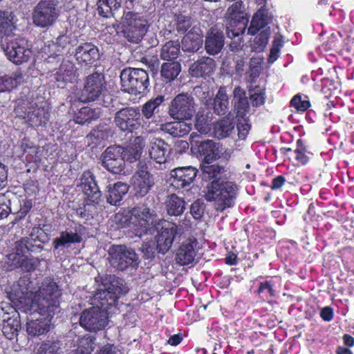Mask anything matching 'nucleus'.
Masks as SVG:
<instances>
[{
  "label": "nucleus",
  "mask_w": 354,
  "mask_h": 354,
  "mask_svg": "<svg viewBox=\"0 0 354 354\" xmlns=\"http://www.w3.org/2000/svg\"><path fill=\"white\" fill-rule=\"evenodd\" d=\"M156 231L157 250L160 253L165 254L171 248L177 234H181V228L175 223L164 219H159L155 223L152 234Z\"/></svg>",
  "instance_id": "obj_11"
},
{
  "label": "nucleus",
  "mask_w": 354,
  "mask_h": 354,
  "mask_svg": "<svg viewBox=\"0 0 354 354\" xmlns=\"http://www.w3.org/2000/svg\"><path fill=\"white\" fill-rule=\"evenodd\" d=\"M100 115V112L98 109H91L85 106L79 110L75 115L74 120L77 124H84L98 118Z\"/></svg>",
  "instance_id": "obj_42"
},
{
  "label": "nucleus",
  "mask_w": 354,
  "mask_h": 354,
  "mask_svg": "<svg viewBox=\"0 0 354 354\" xmlns=\"http://www.w3.org/2000/svg\"><path fill=\"white\" fill-rule=\"evenodd\" d=\"M58 87H64L68 82H73L77 74L74 64L70 60H64L54 74Z\"/></svg>",
  "instance_id": "obj_24"
},
{
  "label": "nucleus",
  "mask_w": 354,
  "mask_h": 354,
  "mask_svg": "<svg viewBox=\"0 0 354 354\" xmlns=\"http://www.w3.org/2000/svg\"><path fill=\"white\" fill-rule=\"evenodd\" d=\"M203 44L202 37L200 33L191 30L186 34L182 40V49L184 51H197Z\"/></svg>",
  "instance_id": "obj_38"
},
{
  "label": "nucleus",
  "mask_w": 354,
  "mask_h": 354,
  "mask_svg": "<svg viewBox=\"0 0 354 354\" xmlns=\"http://www.w3.org/2000/svg\"><path fill=\"white\" fill-rule=\"evenodd\" d=\"M154 184L153 178L142 162L139 163L138 169L131 178V185L139 196H145Z\"/></svg>",
  "instance_id": "obj_20"
},
{
  "label": "nucleus",
  "mask_w": 354,
  "mask_h": 354,
  "mask_svg": "<svg viewBox=\"0 0 354 354\" xmlns=\"http://www.w3.org/2000/svg\"><path fill=\"white\" fill-rule=\"evenodd\" d=\"M234 129V125L228 119H223L216 122L214 127V136L221 139L228 137Z\"/></svg>",
  "instance_id": "obj_46"
},
{
  "label": "nucleus",
  "mask_w": 354,
  "mask_h": 354,
  "mask_svg": "<svg viewBox=\"0 0 354 354\" xmlns=\"http://www.w3.org/2000/svg\"><path fill=\"white\" fill-rule=\"evenodd\" d=\"M305 152L306 149L303 145L302 140H298L297 141V149L295 150V159L301 165H305L308 161V157L306 155Z\"/></svg>",
  "instance_id": "obj_54"
},
{
  "label": "nucleus",
  "mask_w": 354,
  "mask_h": 354,
  "mask_svg": "<svg viewBox=\"0 0 354 354\" xmlns=\"http://www.w3.org/2000/svg\"><path fill=\"white\" fill-rule=\"evenodd\" d=\"M57 16V9L53 3L41 1L34 8L32 20L37 26L47 28L54 24Z\"/></svg>",
  "instance_id": "obj_18"
},
{
  "label": "nucleus",
  "mask_w": 354,
  "mask_h": 354,
  "mask_svg": "<svg viewBox=\"0 0 354 354\" xmlns=\"http://www.w3.org/2000/svg\"><path fill=\"white\" fill-rule=\"evenodd\" d=\"M197 245L198 242L194 238L183 241L176 252V262L181 266L192 263L196 256Z\"/></svg>",
  "instance_id": "obj_23"
},
{
  "label": "nucleus",
  "mask_w": 354,
  "mask_h": 354,
  "mask_svg": "<svg viewBox=\"0 0 354 354\" xmlns=\"http://www.w3.org/2000/svg\"><path fill=\"white\" fill-rule=\"evenodd\" d=\"M95 335H86L78 337L76 342L77 348L72 354H91L97 344Z\"/></svg>",
  "instance_id": "obj_36"
},
{
  "label": "nucleus",
  "mask_w": 354,
  "mask_h": 354,
  "mask_svg": "<svg viewBox=\"0 0 354 354\" xmlns=\"http://www.w3.org/2000/svg\"><path fill=\"white\" fill-rule=\"evenodd\" d=\"M195 94L204 103H207L208 99L210 97L209 88L207 86H198L194 88Z\"/></svg>",
  "instance_id": "obj_58"
},
{
  "label": "nucleus",
  "mask_w": 354,
  "mask_h": 354,
  "mask_svg": "<svg viewBox=\"0 0 354 354\" xmlns=\"http://www.w3.org/2000/svg\"><path fill=\"white\" fill-rule=\"evenodd\" d=\"M97 12L104 17L114 16L121 6V0H98L97 3Z\"/></svg>",
  "instance_id": "obj_41"
},
{
  "label": "nucleus",
  "mask_w": 354,
  "mask_h": 354,
  "mask_svg": "<svg viewBox=\"0 0 354 354\" xmlns=\"http://www.w3.org/2000/svg\"><path fill=\"white\" fill-rule=\"evenodd\" d=\"M70 42V35L66 32L59 35L55 42L46 46L43 48V52L48 55L47 62H50V59H55V57L61 55Z\"/></svg>",
  "instance_id": "obj_28"
},
{
  "label": "nucleus",
  "mask_w": 354,
  "mask_h": 354,
  "mask_svg": "<svg viewBox=\"0 0 354 354\" xmlns=\"http://www.w3.org/2000/svg\"><path fill=\"white\" fill-rule=\"evenodd\" d=\"M181 71L180 64L177 62L164 63L161 68V76L166 82L174 80Z\"/></svg>",
  "instance_id": "obj_45"
},
{
  "label": "nucleus",
  "mask_w": 354,
  "mask_h": 354,
  "mask_svg": "<svg viewBox=\"0 0 354 354\" xmlns=\"http://www.w3.org/2000/svg\"><path fill=\"white\" fill-rule=\"evenodd\" d=\"M250 99L252 106H258L265 103L266 93L263 89L256 88L250 94Z\"/></svg>",
  "instance_id": "obj_51"
},
{
  "label": "nucleus",
  "mask_w": 354,
  "mask_h": 354,
  "mask_svg": "<svg viewBox=\"0 0 354 354\" xmlns=\"http://www.w3.org/2000/svg\"><path fill=\"white\" fill-rule=\"evenodd\" d=\"M160 129L174 137H182L189 133L192 124L184 120H178L162 124Z\"/></svg>",
  "instance_id": "obj_32"
},
{
  "label": "nucleus",
  "mask_w": 354,
  "mask_h": 354,
  "mask_svg": "<svg viewBox=\"0 0 354 354\" xmlns=\"http://www.w3.org/2000/svg\"><path fill=\"white\" fill-rule=\"evenodd\" d=\"M60 290L50 279L43 281L39 290L32 291V283L28 278H21L14 283L8 297L17 310L34 315L28 319L26 331L29 335L39 336L49 330L51 319L59 307Z\"/></svg>",
  "instance_id": "obj_1"
},
{
  "label": "nucleus",
  "mask_w": 354,
  "mask_h": 354,
  "mask_svg": "<svg viewBox=\"0 0 354 354\" xmlns=\"http://www.w3.org/2000/svg\"><path fill=\"white\" fill-rule=\"evenodd\" d=\"M13 24L12 12L0 10V35L11 31Z\"/></svg>",
  "instance_id": "obj_48"
},
{
  "label": "nucleus",
  "mask_w": 354,
  "mask_h": 354,
  "mask_svg": "<svg viewBox=\"0 0 354 354\" xmlns=\"http://www.w3.org/2000/svg\"><path fill=\"white\" fill-rule=\"evenodd\" d=\"M101 161L103 167L108 171L113 174H120L124 167L123 147H109L102 154Z\"/></svg>",
  "instance_id": "obj_19"
},
{
  "label": "nucleus",
  "mask_w": 354,
  "mask_h": 354,
  "mask_svg": "<svg viewBox=\"0 0 354 354\" xmlns=\"http://www.w3.org/2000/svg\"><path fill=\"white\" fill-rule=\"evenodd\" d=\"M23 80L21 71H16L10 75H0V92L10 91L17 87Z\"/></svg>",
  "instance_id": "obj_39"
},
{
  "label": "nucleus",
  "mask_w": 354,
  "mask_h": 354,
  "mask_svg": "<svg viewBox=\"0 0 354 354\" xmlns=\"http://www.w3.org/2000/svg\"><path fill=\"white\" fill-rule=\"evenodd\" d=\"M80 186L86 196L87 205L97 204L100 201L101 192L90 171H86L82 174Z\"/></svg>",
  "instance_id": "obj_21"
},
{
  "label": "nucleus",
  "mask_w": 354,
  "mask_h": 354,
  "mask_svg": "<svg viewBox=\"0 0 354 354\" xmlns=\"http://www.w3.org/2000/svg\"><path fill=\"white\" fill-rule=\"evenodd\" d=\"M176 29L178 32L184 33L191 26V18L183 15L176 17Z\"/></svg>",
  "instance_id": "obj_50"
},
{
  "label": "nucleus",
  "mask_w": 354,
  "mask_h": 354,
  "mask_svg": "<svg viewBox=\"0 0 354 354\" xmlns=\"http://www.w3.org/2000/svg\"><path fill=\"white\" fill-rule=\"evenodd\" d=\"M75 56L80 64L90 65L98 59V48L91 43H84L77 47Z\"/></svg>",
  "instance_id": "obj_27"
},
{
  "label": "nucleus",
  "mask_w": 354,
  "mask_h": 354,
  "mask_svg": "<svg viewBox=\"0 0 354 354\" xmlns=\"http://www.w3.org/2000/svg\"><path fill=\"white\" fill-rule=\"evenodd\" d=\"M196 111L195 102L192 96L187 93L176 95L169 106V115L176 120H189Z\"/></svg>",
  "instance_id": "obj_13"
},
{
  "label": "nucleus",
  "mask_w": 354,
  "mask_h": 354,
  "mask_svg": "<svg viewBox=\"0 0 354 354\" xmlns=\"http://www.w3.org/2000/svg\"><path fill=\"white\" fill-rule=\"evenodd\" d=\"M282 44L280 39L275 38L273 42V46L270 50V54L269 57V62H273L278 57V53Z\"/></svg>",
  "instance_id": "obj_59"
},
{
  "label": "nucleus",
  "mask_w": 354,
  "mask_h": 354,
  "mask_svg": "<svg viewBox=\"0 0 354 354\" xmlns=\"http://www.w3.org/2000/svg\"><path fill=\"white\" fill-rule=\"evenodd\" d=\"M105 88L104 75L100 73H94L88 75L82 90L74 93V99L82 102L96 100Z\"/></svg>",
  "instance_id": "obj_12"
},
{
  "label": "nucleus",
  "mask_w": 354,
  "mask_h": 354,
  "mask_svg": "<svg viewBox=\"0 0 354 354\" xmlns=\"http://www.w3.org/2000/svg\"><path fill=\"white\" fill-rule=\"evenodd\" d=\"M229 97L226 87L221 86L214 100V112L220 115H225L228 111Z\"/></svg>",
  "instance_id": "obj_40"
},
{
  "label": "nucleus",
  "mask_w": 354,
  "mask_h": 354,
  "mask_svg": "<svg viewBox=\"0 0 354 354\" xmlns=\"http://www.w3.org/2000/svg\"><path fill=\"white\" fill-rule=\"evenodd\" d=\"M7 171L5 165L0 164V190L7 185Z\"/></svg>",
  "instance_id": "obj_64"
},
{
  "label": "nucleus",
  "mask_w": 354,
  "mask_h": 354,
  "mask_svg": "<svg viewBox=\"0 0 354 354\" xmlns=\"http://www.w3.org/2000/svg\"><path fill=\"white\" fill-rule=\"evenodd\" d=\"M106 133L100 129H93L88 136V138L93 143L97 144L102 140L106 138Z\"/></svg>",
  "instance_id": "obj_57"
},
{
  "label": "nucleus",
  "mask_w": 354,
  "mask_h": 354,
  "mask_svg": "<svg viewBox=\"0 0 354 354\" xmlns=\"http://www.w3.org/2000/svg\"><path fill=\"white\" fill-rule=\"evenodd\" d=\"M84 227L80 223H74V225L60 232L59 236L53 241V249L59 252L68 248L72 244L80 243L82 241L84 234Z\"/></svg>",
  "instance_id": "obj_16"
},
{
  "label": "nucleus",
  "mask_w": 354,
  "mask_h": 354,
  "mask_svg": "<svg viewBox=\"0 0 354 354\" xmlns=\"http://www.w3.org/2000/svg\"><path fill=\"white\" fill-rule=\"evenodd\" d=\"M120 80L122 91L135 95L145 93L149 85L148 73L141 68L122 70Z\"/></svg>",
  "instance_id": "obj_7"
},
{
  "label": "nucleus",
  "mask_w": 354,
  "mask_h": 354,
  "mask_svg": "<svg viewBox=\"0 0 354 354\" xmlns=\"http://www.w3.org/2000/svg\"><path fill=\"white\" fill-rule=\"evenodd\" d=\"M168 150L169 146L163 140L153 138L151 140L149 153L150 158L156 163L159 165L165 163Z\"/></svg>",
  "instance_id": "obj_31"
},
{
  "label": "nucleus",
  "mask_w": 354,
  "mask_h": 354,
  "mask_svg": "<svg viewBox=\"0 0 354 354\" xmlns=\"http://www.w3.org/2000/svg\"><path fill=\"white\" fill-rule=\"evenodd\" d=\"M202 169L203 180H212L204 189L205 200L214 202L216 209L220 212L232 206L237 187L233 182L221 178L223 168L218 165H207Z\"/></svg>",
  "instance_id": "obj_3"
},
{
  "label": "nucleus",
  "mask_w": 354,
  "mask_h": 354,
  "mask_svg": "<svg viewBox=\"0 0 354 354\" xmlns=\"http://www.w3.org/2000/svg\"><path fill=\"white\" fill-rule=\"evenodd\" d=\"M163 102L164 97L162 95H158L147 101L142 106V113L143 116L147 120L151 118L156 111Z\"/></svg>",
  "instance_id": "obj_47"
},
{
  "label": "nucleus",
  "mask_w": 354,
  "mask_h": 354,
  "mask_svg": "<svg viewBox=\"0 0 354 354\" xmlns=\"http://www.w3.org/2000/svg\"><path fill=\"white\" fill-rule=\"evenodd\" d=\"M1 47L8 59L15 64L27 62L32 56L28 41L24 38L8 35L2 41Z\"/></svg>",
  "instance_id": "obj_9"
},
{
  "label": "nucleus",
  "mask_w": 354,
  "mask_h": 354,
  "mask_svg": "<svg viewBox=\"0 0 354 354\" xmlns=\"http://www.w3.org/2000/svg\"><path fill=\"white\" fill-rule=\"evenodd\" d=\"M215 66V62L212 58L203 57L191 65L189 72L192 77H206L213 73Z\"/></svg>",
  "instance_id": "obj_25"
},
{
  "label": "nucleus",
  "mask_w": 354,
  "mask_h": 354,
  "mask_svg": "<svg viewBox=\"0 0 354 354\" xmlns=\"http://www.w3.org/2000/svg\"><path fill=\"white\" fill-rule=\"evenodd\" d=\"M58 346L55 342L43 343L37 348L36 354H57Z\"/></svg>",
  "instance_id": "obj_55"
},
{
  "label": "nucleus",
  "mask_w": 354,
  "mask_h": 354,
  "mask_svg": "<svg viewBox=\"0 0 354 354\" xmlns=\"http://www.w3.org/2000/svg\"><path fill=\"white\" fill-rule=\"evenodd\" d=\"M224 45V38L221 32L212 28L208 32L205 40V49L207 53L217 54Z\"/></svg>",
  "instance_id": "obj_34"
},
{
  "label": "nucleus",
  "mask_w": 354,
  "mask_h": 354,
  "mask_svg": "<svg viewBox=\"0 0 354 354\" xmlns=\"http://www.w3.org/2000/svg\"><path fill=\"white\" fill-rule=\"evenodd\" d=\"M129 187L127 184L118 182L109 186L106 195L107 202L113 205H117L127 193Z\"/></svg>",
  "instance_id": "obj_35"
},
{
  "label": "nucleus",
  "mask_w": 354,
  "mask_h": 354,
  "mask_svg": "<svg viewBox=\"0 0 354 354\" xmlns=\"http://www.w3.org/2000/svg\"><path fill=\"white\" fill-rule=\"evenodd\" d=\"M260 8L254 15L248 30V33L254 35L261 29L263 28L268 23V10L265 8L267 0H255Z\"/></svg>",
  "instance_id": "obj_26"
},
{
  "label": "nucleus",
  "mask_w": 354,
  "mask_h": 354,
  "mask_svg": "<svg viewBox=\"0 0 354 354\" xmlns=\"http://www.w3.org/2000/svg\"><path fill=\"white\" fill-rule=\"evenodd\" d=\"M0 321L2 322V332L8 339H14L21 328L19 313L10 307H0Z\"/></svg>",
  "instance_id": "obj_17"
},
{
  "label": "nucleus",
  "mask_w": 354,
  "mask_h": 354,
  "mask_svg": "<svg viewBox=\"0 0 354 354\" xmlns=\"http://www.w3.org/2000/svg\"><path fill=\"white\" fill-rule=\"evenodd\" d=\"M21 148L23 154L26 155L25 159L28 162H36L39 160L38 153L39 147L35 145L30 140L24 138L21 140Z\"/></svg>",
  "instance_id": "obj_43"
},
{
  "label": "nucleus",
  "mask_w": 354,
  "mask_h": 354,
  "mask_svg": "<svg viewBox=\"0 0 354 354\" xmlns=\"http://www.w3.org/2000/svg\"><path fill=\"white\" fill-rule=\"evenodd\" d=\"M102 286L94 295L95 306L84 310L80 317L81 326L89 331L100 330L106 326L112 308L116 307L120 295L125 293L122 283L115 275L106 277Z\"/></svg>",
  "instance_id": "obj_2"
},
{
  "label": "nucleus",
  "mask_w": 354,
  "mask_h": 354,
  "mask_svg": "<svg viewBox=\"0 0 354 354\" xmlns=\"http://www.w3.org/2000/svg\"><path fill=\"white\" fill-rule=\"evenodd\" d=\"M194 142L195 146L197 147L198 153L204 157L207 164L220 157L221 151L219 149L218 144L210 140Z\"/></svg>",
  "instance_id": "obj_29"
},
{
  "label": "nucleus",
  "mask_w": 354,
  "mask_h": 354,
  "mask_svg": "<svg viewBox=\"0 0 354 354\" xmlns=\"http://www.w3.org/2000/svg\"><path fill=\"white\" fill-rule=\"evenodd\" d=\"M165 207L169 215L179 216L185 209V202L182 198L174 194L167 196Z\"/></svg>",
  "instance_id": "obj_37"
},
{
  "label": "nucleus",
  "mask_w": 354,
  "mask_h": 354,
  "mask_svg": "<svg viewBox=\"0 0 354 354\" xmlns=\"http://www.w3.org/2000/svg\"><path fill=\"white\" fill-rule=\"evenodd\" d=\"M290 105L297 111L304 112L310 106V102L306 100H302L300 95H297L291 100Z\"/></svg>",
  "instance_id": "obj_52"
},
{
  "label": "nucleus",
  "mask_w": 354,
  "mask_h": 354,
  "mask_svg": "<svg viewBox=\"0 0 354 354\" xmlns=\"http://www.w3.org/2000/svg\"><path fill=\"white\" fill-rule=\"evenodd\" d=\"M180 53V44L178 41H169L161 48L160 57L165 60L175 59Z\"/></svg>",
  "instance_id": "obj_44"
},
{
  "label": "nucleus",
  "mask_w": 354,
  "mask_h": 354,
  "mask_svg": "<svg viewBox=\"0 0 354 354\" xmlns=\"http://www.w3.org/2000/svg\"><path fill=\"white\" fill-rule=\"evenodd\" d=\"M234 60L236 62V72L241 75L244 72V66H245V58L243 57L241 55H237L236 57H234Z\"/></svg>",
  "instance_id": "obj_62"
},
{
  "label": "nucleus",
  "mask_w": 354,
  "mask_h": 354,
  "mask_svg": "<svg viewBox=\"0 0 354 354\" xmlns=\"http://www.w3.org/2000/svg\"><path fill=\"white\" fill-rule=\"evenodd\" d=\"M145 145V140L138 136L125 148H123L124 160L133 162L141 156L142 149Z\"/></svg>",
  "instance_id": "obj_33"
},
{
  "label": "nucleus",
  "mask_w": 354,
  "mask_h": 354,
  "mask_svg": "<svg viewBox=\"0 0 354 354\" xmlns=\"http://www.w3.org/2000/svg\"><path fill=\"white\" fill-rule=\"evenodd\" d=\"M158 220L154 209L142 204L129 211L125 223L136 236L142 237L147 234H152V230Z\"/></svg>",
  "instance_id": "obj_5"
},
{
  "label": "nucleus",
  "mask_w": 354,
  "mask_h": 354,
  "mask_svg": "<svg viewBox=\"0 0 354 354\" xmlns=\"http://www.w3.org/2000/svg\"><path fill=\"white\" fill-rule=\"evenodd\" d=\"M142 118L138 109L127 107L117 111L114 122L121 131L132 132L138 129L142 124Z\"/></svg>",
  "instance_id": "obj_15"
},
{
  "label": "nucleus",
  "mask_w": 354,
  "mask_h": 354,
  "mask_svg": "<svg viewBox=\"0 0 354 354\" xmlns=\"http://www.w3.org/2000/svg\"><path fill=\"white\" fill-rule=\"evenodd\" d=\"M232 102L234 111L236 113V118H243L246 117L250 106L245 90L240 86L235 87L233 91Z\"/></svg>",
  "instance_id": "obj_30"
},
{
  "label": "nucleus",
  "mask_w": 354,
  "mask_h": 354,
  "mask_svg": "<svg viewBox=\"0 0 354 354\" xmlns=\"http://www.w3.org/2000/svg\"><path fill=\"white\" fill-rule=\"evenodd\" d=\"M123 32L128 41L139 42L147 31V21L138 13L124 11L121 19Z\"/></svg>",
  "instance_id": "obj_10"
},
{
  "label": "nucleus",
  "mask_w": 354,
  "mask_h": 354,
  "mask_svg": "<svg viewBox=\"0 0 354 354\" xmlns=\"http://www.w3.org/2000/svg\"><path fill=\"white\" fill-rule=\"evenodd\" d=\"M225 17L227 20L226 34L234 39L242 35L248 26L249 15L242 1H237L227 10Z\"/></svg>",
  "instance_id": "obj_6"
},
{
  "label": "nucleus",
  "mask_w": 354,
  "mask_h": 354,
  "mask_svg": "<svg viewBox=\"0 0 354 354\" xmlns=\"http://www.w3.org/2000/svg\"><path fill=\"white\" fill-rule=\"evenodd\" d=\"M41 233L38 228L32 230L29 237H25L15 243L14 251L7 255L8 260L16 268H21L29 272L34 269V263L29 259L30 252L42 249V241L38 233Z\"/></svg>",
  "instance_id": "obj_4"
},
{
  "label": "nucleus",
  "mask_w": 354,
  "mask_h": 354,
  "mask_svg": "<svg viewBox=\"0 0 354 354\" xmlns=\"http://www.w3.org/2000/svg\"><path fill=\"white\" fill-rule=\"evenodd\" d=\"M15 110L19 117L26 119V122L32 127L45 124L49 117L48 109L43 106H39L33 100H18Z\"/></svg>",
  "instance_id": "obj_8"
},
{
  "label": "nucleus",
  "mask_w": 354,
  "mask_h": 354,
  "mask_svg": "<svg viewBox=\"0 0 354 354\" xmlns=\"http://www.w3.org/2000/svg\"><path fill=\"white\" fill-rule=\"evenodd\" d=\"M171 185L176 189L187 187L193 183L197 169L192 166L176 168L171 171Z\"/></svg>",
  "instance_id": "obj_22"
},
{
  "label": "nucleus",
  "mask_w": 354,
  "mask_h": 354,
  "mask_svg": "<svg viewBox=\"0 0 354 354\" xmlns=\"http://www.w3.org/2000/svg\"><path fill=\"white\" fill-rule=\"evenodd\" d=\"M250 129V125L246 117L238 118L237 131L239 138L241 140H244L246 138Z\"/></svg>",
  "instance_id": "obj_53"
},
{
  "label": "nucleus",
  "mask_w": 354,
  "mask_h": 354,
  "mask_svg": "<svg viewBox=\"0 0 354 354\" xmlns=\"http://www.w3.org/2000/svg\"><path fill=\"white\" fill-rule=\"evenodd\" d=\"M196 129L201 133H207L211 129V121L207 115L198 112L196 116Z\"/></svg>",
  "instance_id": "obj_49"
},
{
  "label": "nucleus",
  "mask_w": 354,
  "mask_h": 354,
  "mask_svg": "<svg viewBox=\"0 0 354 354\" xmlns=\"http://www.w3.org/2000/svg\"><path fill=\"white\" fill-rule=\"evenodd\" d=\"M260 64L256 62V59H252L250 63V70L248 72L252 78H256L259 75Z\"/></svg>",
  "instance_id": "obj_61"
},
{
  "label": "nucleus",
  "mask_w": 354,
  "mask_h": 354,
  "mask_svg": "<svg viewBox=\"0 0 354 354\" xmlns=\"http://www.w3.org/2000/svg\"><path fill=\"white\" fill-rule=\"evenodd\" d=\"M9 203L10 201L4 195L0 194V219L6 218L9 215L11 211Z\"/></svg>",
  "instance_id": "obj_56"
},
{
  "label": "nucleus",
  "mask_w": 354,
  "mask_h": 354,
  "mask_svg": "<svg viewBox=\"0 0 354 354\" xmlns=\"http://www.w3.org/2000/svg\"><path fill=\"white\" fill-rule=\"evenodd\" d=\"M320 316L323 320L330 322L333 318V310L332 308L326 306L323 308L320 312Z\"/></svg>",
  "instance_id": "obj_63"
},
{
  "label": "nucleus",
  "mask_w": 354,
  "mask_h": 354,
  "mask_svg": "<svg viewBox=\"0 0 354 354\" xmlns=\"http://www.w3.org/2000/svg\"><path fill=\"white\" fill-rule=\"evenodd\" d=\"M257 292L259 294L265 293L266 296L268 295L270 297L274 296L275 295L272 285L268 281L261 283Z\"/></svg>",
  "instance_id": "obj_60"
},
{
  "label": "nucleus",
  "mask_w": 354,
  "mask_h": 354,
  "mask_svg": "<svg viewBox=\"0 0 354 354\" xmlns=\"http://www.w3.org/2000/svg\"><path fill=\"white\" fill-rule=\"evenodd\" d=\"M109 261L118 270H124L129 266L136 267L138 257L134 250L124 245H113L109 248Z\"/></svg>",
  "instance_id": "obj_14"
}]
</instances>
